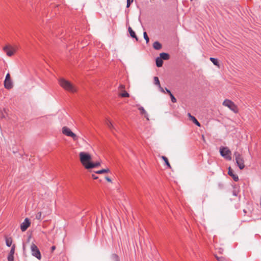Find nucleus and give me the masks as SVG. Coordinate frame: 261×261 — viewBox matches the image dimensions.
I'll use <instances>...</instances> for the list:
<instances>
[{"instance_id":"obj_1","label":"nucleus","mask_w":261,"mask_h":261,"mask_svg":"<svg viewBox=\"0 0 261 261\" xmlns=\"http://www.w3.org/2000/svg\"><path fill=\"white\" fill-rule=\"evenodd\" d=\"M79 156L82 164L86 169H88V167L89 166V164H90L92 160L91 155L87 152H81L79 153Z\"/></svg>"},{"instance_id":"obj_2","label":"nucleus","mask_w":261,"mask_h":261,"mask_svg":"<svg viewBox=\"0 0 261 261\" xmlns=\"http://www.w3.org/2000/svg\"><path fill=\"white\" fill-rule=\"evenodd\" d=\"M59 82L60 86L66 91L72 93L76 91V88L68 81L61 79Z\"/></svg>"},{"instance_id":"obj_3","label":"nucleus","mask_w":261,"mask_h":261,"mask_svg":"<svg viewBox=\"0 0 261 261\" xmlns=\"http://www.w3.org/2000/svg\"><path fill=\"white\" fill-rule=\"evenodd\" d=\"M221 155L227 160H231V152L227 147L222 146L220 148Z\"/></svg>"},{"instance_id":"obj_4","label":"nucleus","mask_w":261,"mask_h":261,"mask_svg":"<svg viewBox=\"0 0 261 261\" xmlns=\"http://www.w3.org/2000/svg\"><path fill=\"white\" fill-rule=\"evenodd\" d=\"M222 105L225 107H228L230 110L235 113H237L238 112V108L237 106L233 101L229 99H226L224 100Z\"/></svg>"},{"instance_id":"obj_5","label":"nucleus","mask_w":261,"mask_h":261,"mask_svg":"<svg viewBox=\"0 0 261 261\" xmlns=\"http://www.w3.org/2000/svg\"><path fill=\"white\" fill-rule=\"evenodd\" d=\"M235 159L239 168L242 170L244 168V161L241 155L238 152H234Z\"/></svg>"},{"instance_id":"obj_6","label":"nucleus","mask_w":261,"mask_h":261,"mask_svg":"<svg viewBox=\"0 0 261 261\" xmlns=\"http://www.w3.org/2000/svg\"><path fill=\"white\" fill-rule=\"evenodd\" d=\"M62 133L68 137H71L73 140L76 141L77 140L78 137L73 133L68 127L64 126L62 128Z\"/></svg>"},{"instance_id":"obj_7","label":"nucleus","mask_w":261,"mask_h":261,"mask_svg":"<svg viewBox=\"0 0 261 261\" xmlns=\"http://www.w3.org/2000/svg\"><path fill=\"white\" fill-rule=\"evenodd\" d=\"M31 250L32 255L35 257H36L37 259H40L41 258V255L40 252L37 246L34 244H32L31 246Z\"/></svg>"},{"instance_id":"obj_8","label":"nucleus","mask_w":261,"mask_h":261,"mask_svg":"<svg viewBox=\"0 0 261 261\" xmlns=\"http://www.w3.org/2000/svg\"><path fill=\"white\" fill-rule=\"evenodd\" d=\"M30 221L28 218H25L24 221L20 225V228L22 231H25L30 225Z\"/></svg>"},{"instance_id":"obj_9","label":"nucleus","mask_w":261,"mask_h":261,"mask_svg":"<svg viewBox=\"0 0 261 261\" xmlns=\"http://www.w3.org/2000/svg\"><path fill=\"white\" fill-rule=\"evenodd\" d=\"M4 50L6 53L7 55L9 57L12 56L15 51V50L12 47L9 46L4 47Z\"/></svg>"},{"instance_id":"obj_10","label":"nucleus","mask_w":261,"mask_h":261,"mask_svg":"<svg viewBox=\"0 0 261 261\" xmlns=\"http://www.w3.org/2000/svg\"><path fill=\"white\" fill-rule=\"evenodd\" d=\"M228 174L229 176H231L233 178V179L235 181H238L239 180V177L237 175L233 173V171L231 169V168L229 167L228 168Z\"/></svg>"},{"instance_id":"obj_11","label":"nucleus","mask_w":261,"mask_h":261,"mask_svg":"<svg viewBox=\"0 0 261 261\" xmlns=\"http://www.w3.org/2000/svg\"><path fill=\"white\" fill-rule=\"evenodd\" d=\"M4 86L7 89H11L13 87V83L11 80L9 81H4Z\"/></svg>"},{"instance_id":"obj_12","label":"nucleus","mask_w":261,"mask_h":261,"mask_svg":"<svg viewBox=\"0 0 261 261\" xmlns=\"http://www.w3.org/2000/svg\"><path fill=\"white\" fill-rule=\"evenodd\" d=\"M188 116L194 124H195L198 126H200V123L198 122V121L196 119V118L194 116H192L190 113H188Z\"/></svg>"},{"instance_id":"obj_13","label":"nucleus","mask_w":261,"mask_h":261,"mask_svg":"<svg viewBox=\"0 0 261 261\" xmlns=\"http://www.w3.org/2000/svg\"><path fill=\"white\" fill-rule=\"evenodd\" d=\"M138 110L140 111V114L141 115H144L145 117H146V119L147 120H148V114H147V112H146V111L145 110V109H144V108L143 107L140 106L138 108Z\"/></svg>"},{"instance_id":"obj_14","label":"nucleus","mask_w":261,"mask_h":261,"mask_svg":"<svg viewBox=\"0 0 261 261\" xmlns=\"http://www.w3.org/2000/svg\"><path fill=\"white\" fill-rule=\"evenodd\" d=\"M128 30L130 36L132 38L136 39V40L137 41L138 40L137 36H136L135 32L133 30V29L131 28V27H129Z\"/></svg>"},{"instance_id":"obj_15","label":"nucleus","mask_w":261,"mask_h":261,"mask_svg":"<svg viewBox=\"0 0 261 261\" xmlns=\"http://www.w3.org/2000/svg\"><path fill=\"white\" fill-rule=\"evenodd\" d=\"M160 57L164 60H167L169 59L170 56L168 54L165 53H162L160 54Z\"/></svg>"},{"instance_id":"obj_16","label":"nucleus","mask_w":261,"mask_h":261,"mask_svg":"<svg viewBox=\"0 0 261 261\" xmlns=\"http://www.w3.org/2000/svg\"><path fill=\"white\" fill-rule=\"evenodd\" d=\"M156 65L158 67H161L162 66L163 64V60L160 57H157L156 60Z\"/></svg>"},{"instance_id":"obj_17","label":"nucleus","mask_w":261,"mask_h":261,"mask_svg":"<svg viewBox=\"0 0 261 261\" xmlns=\"http://www.w3.org/2000/svg\"><path fill=\"white\" fill-rule=\"evenodd\" d=\"M89 166L88 167V169H92L95 167H98L100 165V163L99 162H97L96 163L91 162L90 164H89Z\"/></svg>"},{"instance_id":"obj_18","label":"nucleus","mask_w":261,"mask_h":261,"mask_svg":"<svg viewBox=\"0 0 261 261\" xmlns=\"http://www.w3.org/2000/svg\"><path fill=\"white\" fill-rule=\"evenodd\" d=\"M153 47L156 50H160L162 48V44L158 41H155L153 44Z\"/></svg>"},{"instance_id":"obj_19","label":"nucleus","mask_w":261,"mask_h":261,"mask_svg":"<svg viewBox=\"0 0 261 261\" xmlns=\"http://www.w3.org/2000/svg\"><path fill=\"white\" fill-rule=\"evenodd\" d=\"M161 158L164 161L165 165H167L169 168H171V167L170 164L168 161V158L167 157H166L165 156H163V155L161 156Z\"/></svg>"},{"instance_id":"obj_20","label":"nucleus","mask_w":261,"mask_h":261,"mask_svg":"<svg viewBox=\"0 0 261 261\" xmlns=\"http://www.w3.org/2000/svg\"><path fill=\"white\" fill-rule=\"evenodd\" d=\"M111 258L112 261H120L118 255L115 253H113L111 255Z\"/></svg>"},{"instance_id":"obj_21","label":"nucleus","mask_w":261,"mask_h":261,"mask_svg":"<svg viewBox=\"0 0 261 261\" xmlns=\"http://www.w3.org/2000/svg\"><path fill=\"white\" fill-rule=\"evenodd\" d=\"M6 244L8 247H10L12 244V239L11 238H6Z\"/></svg>"},{"instance_id":"obj_22","label":"nucleus","mask_w":261,"mask_h":261,"mask_svg":"<svg viewBox=\"0 0 261 261\" xmlns=\"http://www.w3.org/2000/svg\"><path fill=\"white\" fill-rule=\"evenodd\" d=\"M109 172H110V170L108 168H107V169H101V170L95 171V173L103 174V173H108Z\"/></svg>"},{"instance_id":"obj_23","label":"nucleus","mask_w":261,"mask_h":261,"mask_svg":"<svg viewBox=\"0 0 261 261\" xmlns=\"http://www.w3.org/2000/svg\"><path fill=\"white\" fill-rule=\"evenodd\" d=\"M210 60L215 65L219 66V62L217 59L211 57Z\"/></svg>"},{"instance_id":"obj_24","label":"nucleus","mask_w":261,"mask_h":261,"mask_svg":"<svg viewBox=\"0 0 261 261\" xmlns=\"http://www.w3.org/2000/svg\"><path fill=\"white\" fill-rule=\"evenodd\" d=\"M154 83L155 85H157L158 87H160V83L159 80V78L157 76L154 77Z\"/></svg>"},{"instance_id":"obj_25","label":"nucleus","mask_w":261,"mask_h":261,"mask_svg":"<svg viewBox=\"0 0 261 261\" xmlns=\"http://www.w3.org/2000/svg\"><path fill=\"white\" fill-rule=\"evenodd\" d=\"M107 125L108 127L112 130L114 128V126L113 125L112 122L110 120H108L107 122Z\"/></svg>"},{"instance_id":"obj_26","label":"nucleus","mask_w":261,"mask_h":261,"mask_svg":"<svg viewBox=\"0 0 261 261\" xmlns=\"http://www.w3.org/2000/svg\"><path fill=\"white\" fill-rule=\"evenodd\" d=\"M120 96H121L122 97H128L129 96V94L125 91H124L123 92L121 93L120 94Z\"/></svg>"},{"instance_id":"obj_27","label":"nucleus","mask_w":261,"mask_h":261,"mask_svg":"<svg viewBox=\"0 0 261 261\" xmlns=\"http://www.w3.org/2000/svg\"><path fill=\"white\" fill-rule=\"evenodd\" d=\"M143 36H144V39L146 40V43H148L149 41V38L147 34V33L146 32H144L143 33Z\"/></svg>"},{"instance_id":"obj_28","label":"nucleus","mask_w":261,"mask_h":261,"mask_svg":"<svg viewBox=\"0 0 261 261\" xmlns=\"http://www.w3.org/2000/svg\"><path fill=\"white\" fill-rule=\"evenodd\" d=\"M41 216H42V213L41 212H39L36 214L35 218L36 219L41 220Z\"/></svg>"},{"instance_id":"obj_29","label":"nucleus","mask_w":261,"mask_h":261,"mask_svg":"<svg viewBox=\"0 0 261 261\" xmlns=\"http://www.w3.org/2000/svg\"><path fill=\"white\" fill-rule=\"evenodd\" d=\"M15 245H13L12 247H11V249L10 250V251L9 252V254H11V255H14V252H15Z\"/></svg>"},{"instance_id":"obj_30","label":"nucleus","mask_w":261,"mask_h":261,"mask_svg":"<svg viewBox=\"0 0 261 261\" xmlns=\"http://www.w3.org/2000/svg\"><path fill=\"white\" fill-rule=\"evenodd\" d=\"M170 96L171 98V101L173 103H175L176 102V99L174 96V95L172 94V93L170 95Z\"/></svg>"},{"instance_id":"obj_31","label":"nucleus","mask_w":261,"mask_h":261,"mask_svg":"<svg viewBox=\"0 0 261 261\" xmlns=\"http://www.w3.org/2000/svg\"><path fill=\"white\" fill-rule=\"evenodd\" d=\"M8 261H14V255L9 254L8 256Z\"/></svg>"},{"instance_id":"obj_32","label":"nucleus","mask_w":261,"mask_h":261,"mask_svg":"<svg viewBox=\"0 0 261 261\" xmlns=\"http://www.w3.org/2000/svg\"><path fill=\"white\" fill-rule=\"evenodd\" d=\"M216 257L217 258V259L218 260V261H225V258L223 257V256H216Z\"/></svg>"},{"instance_id":"obj_33","label":"nucleus","mask_w":261,"mask_h":261,"mask_svg":"<svg viewBox=\"0 0 261 261\" xmlns=\"http://www.w3.org/2000/svg\"><path fill=\"white\" fill-rule=\"evenodd\" d=\"M134 0H127L126 7L129 8Z\"/></svg>"},{"instance_id":"obj_34","label":"nucleus","mask_w":261,"mask_h":261,"mask_svg":"<svg viewBox=\"0 0 261 261\" xmlns=\"http://www.w3.org/2000/svg\"><path fill=\"white\" fill-rule=\"evenodd\" d=\"M9 80H11V77H10V74L8 73L7 74L5 80L7 81H9Z\"/></svg>"},{"instance_id":"obj_35","label":"nucleus","mask_w":261,"mask_h":261,"mask_svg":"<svg viewBox=\"0 0 261 261\" xmlns=\"http://www.w3.org/2000/svg\"><path fill=\"white\" fill-rule=\"evenodd\" d=\"M219 188L221 189L224 188V185L222 183H219L218 184Z\"/></svg>"},{"instance_id":"obj_36","label":"nucleus","mask_w":261,"mask_h":261,"mask_svg":"<svg viewBox=\"0 0 261 261\" xmlns=\"http://www.w3.org/2000/svg\"><path fill=\"white\" fill-rule=\"evenodd\" d=\"M124 88H125V87L123 85H120V86H119V89L120 90H123Z\"/></svg>"},{"instance_id":"obj_37","label":"nucleus","mask_w":261,"mask_h":261,"mask_svg":"<svg viewBox=\"0 0 261 261\" xmlns=\"http://www.w3.org/2000/svg\"><path fill=\"white\" fill-rule=\"evenodd\" d=\"M232 194L233 195H234V196H237L238 195V192L236 190H233L232 191Z\"/></svg>"},{"instance_id":"obj_38","label":"nucleus","mask_w":261,"mask_h":261,"mask_svg":"<svg viewBox=\"0 0 261 261\" xmlns=\"http://www.w3.org/2000/svg\"><path fill=\"white\" fill-rule=\"evenodd\" d=\"M165 90H166V92L169 94V95H170L171 94H172L171 92L168 89H167V88H165Z\"/></svg>"},{"instance_id":"obj_39","label":"nucleus","mask_w":261,"mask_h":261,"mask_svg":"<svg viewBox=\"0 0 261 261\" xmlns=\"http://www.w3.org/2000/svg\"><path fill=\"white\" fill-rule=\"evenodd\" d=\"M106 179L109 182H112L111 178H109V177H106Z\"/></svg>"},{"instance_id":"obj_40","label":"nucleus","mask_w":261,"mask_h":261,"mask_svg":"<svg viewBox=\"0 0 261 261\" xmlns=\"http://www.w3.org/2000/svg\"><path fill=\"white\" fill-rule=\"evenodd\" d=\"M92 177L93 179H96L98 178V177L94 174L92 175Z\"/></svg>"},{"instance_id":"obj_41","label":"nucleus","mask_w":261,"mask_h":261,"mask_svg":"<svg viewBox=\"0 0 261 261\" xmlns=\"http://www.w3.org/2000/svg\"><path fill=\"white\" fill-rule=\"evenodd\" d=\"M159 87V88L160 89V91L162 92H165L164 89L161 86H160V87Z\"/></svg>"},{"instance_id":"obj_42","label":"nucleus","mask_w":261,"mask_h":261,"mask_svg":"<svg viewBox=\"0 0 261 261\" xmlns=\"http://www.w3.org/2000/svg\"><path fill=\"white\" fill-rule=\"evenodd\" d=\"M56 248V247L55 246H53L51 247V250L52 251L54 250Z\"/></svg>"},{"instance_id":"obj_43","label":"nucleus","mask_w":261,"mask_h":261,"mask_svg":"<svg viewBox=\"0 0 261 261\" xmlns=\"http://www.w3.org/2000/svg\"><path fill=\"white\" fill-rule=\"evenodd\" d=\"M4 111L6 112V109H4Z\"/></svg>"},{"instance_id":"obj_44","label":"nucleus","mask_w":261,"mask_h":261,"mask_svg":"<svg viewBox=\"0 0 261 261\" xmlns=\"http://www.w3.org/2000/svg\"><path fill=\"white\" fill-rule=\"evenodd\" d=\"M2 117H5V116L4 115H2Z\"/></svg>"},{"instance_id":"obj_45","label":"nucleus","mask_w":261,"mask_h":261,"mask_svg":"<svg viewBox=\"0 0 261 261\" xmlns=\"http://www.w3.org/2000/svg\"><path fill=\"white\" fill-rule=\"evenodd\" d=\"M193 0H191V1H192Z\"/></svg>"}]
</instances>
